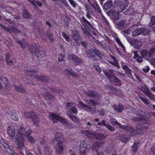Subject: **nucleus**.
<instances>
[{
	"mask_svg": "<svg viewBox=\"0 0 155 155\" xmlns=\"http://www.w3.org/2000/svg\"><path fill=\"white\" fill-rule=\"evenodd\" d=\"M14 87L15 89L19 92L25 93L26 92V90L22 86H18L15 85L14 86Z\"/></svg>",
	"mask_w": 155,
	"mask_h": 155,
	"instance_id": "obj_25",
	"label": "nucleus"
},
{
	"mask_svg": "<svg viewBox=\"0 0 155 155\" xmlns=\"http://www.w3.org/2000/svg\"><path fill=\"white\" fill-rule=\"evenodd\" d=\"M9 116L12 119L15 120H16L18 119V115L16 113L14 110L10 112Z\"/></svg>",
	"mask_w": 155,
	"mask_h": 155,
	"instance_id": "obj_27",
	"label": "nucleus"
},
{
	"mask_svg": "<svg viewBox=\"0 0 155 155\" xmlns=\"http://www.w3.org/2000/svg\"><path fill=\"white\" fill-rule=\"evenodd\" d=\"M34 50L35 53L37 58H42L45 57V51L40 47L35 48Z\"/></svg>",
	"mask_w": 155,
	"mask_h": 155,
	"instance_id": "obj_7",
	"label": "nucleus"
},
{
	"mask_svg": "<svg viewBox=\"0 0 155 155\" xmlns=\"http://www.w3.org/2000/svg\"><path fill=\"white\" fill-rule=\"evenodd\" d=\"M9 32L10 33H14L16 34H21V31L19 30L18 29L16 28L14 26H10Z\"/></svg>",
	"mask_w": 155,
	"mask_h": 155,
	"instance_id": "obj_19",
	"label": "nucleus"
},
{
	"mask_svg": "<svg viewBox=\"0 0 155 155\" xmlns=\"http://www.w3.org/2000/svg\"><path fill=\"white\" fill-rule=\"evenodd\" d=\"M137 128L138 129V130L140 131L139 132H144L145 131L147 127L145 126L142 125L137 126Z\"/></svg>",
	"mask_w": 155,
	"mask_h": 155,
	"instance_id": "obj_44",
	"label": "nucleus"
},
{
	"mask_svg": "<svg viewBox=\"0 0 155 155\" xmlns=\"http://www.w3.org/2000/svg\"><path fill=\"white\" fill-rule=\"evenodd\" d=\"M130 138L129 136L126 135L125 134H124L121 136L120 140L122 142L125 143L128 141Z\"/></svg>",
	"mask_w": 155,
	"mask_h": 155,
	"instance_id": "obj_29",
	"label": "nucleus"
},
{
	"mask_svg": "<svg viewBox=\"0 0 155 155\" xmlns=\"http://www.w3.org/2000/svg\"><path fill=\"white\" fill-rule=\"evenodd\" d=\"M108 136V134H98L96 137L97 139L99 140H102L105 139Z\"/></svg>",
	"mask_w": 155,
	"mask_h": 155,
	"instance_id": "obj_28",
	"label": "nucleus"
},
{
	"mask_svg": "<svg viewBox=\"0 0 155 155\" xmlns=\"http://www.w3.org/2000/svg\"><path fill=\"white\" fill-rule=\"evenodd\" d=\"M148 26L151 29H153L155 28V16H153L151 17V21L149 24Z\"/></svg>",
	"mask_w": 155,
	"mask_h": 155,
	"instance_id": "obj_22",
	"label": "nucleus"
},
{
	"mask_svg": "<svg viewBox=\"0 0 155 155\" xmlns=\"http://www.w3.org/2000/svg\"><path fill=\"white\" fill-rule=\"evenodd\" d=\"M115 23L116 25L117 28L120 30H123L127 27L126 21L124 19L118 20Z\"/></svg>",
	"mask_w": 155,
	"mask_h": 155,
	"instance_id": "obj_8",
	"label": "nucleus"
},
{
	"mask_svg": "<svg viewBox=\"0 0 155 155\" xmlns=\"http://www.w3.org/2000/svg\"><path fill=\"white\" fill-rule=\"evenodd\" d=\"M64 56L62 55L61 54H59L58 57V61L59 62H61L63 61Z\"/></svg>",
	"mask_w": 155,
	"mask_h": 155,
	"instance_id": "obj_59",
	"label": "nucleus"
},
{
	"mask_svg": "<svg viewBox=\"0 0 155 155\" xmlns=\"http://www.w3.org/2000/svg\"><path fill=\"white\" fill-rule=\"evenodd\" d=\"M141 28L136 29L133 33L132 35L133 36H137L140 34L141 33Z\"/></svg>",
	"mask_w": 155,
	"mask_h": 155,
	"instance_id": "obj_39",
	"label": "nucleus"
},
{
	"mask_svg": "<svg viewBox=\"0 0 155 155\" xmlns=\"http://www.w3.org/2000/svg\"><path fill=\"white\" fill-rule=\"evenodd\" d=\"M28 140L32 143H33L35 142V140L33 138L30 136H29L28 137Z\"/></svg>",
	"mask_w": 155,
	"mask_h": 155,
	"instance_id": "obj_64",
	"label": "nucleus"
},
{
	"mask_svg": "<svg viewBox=\"0 0 155 155\" xmlns=\"http://www.w3.org/2000/svg\"><path fill=\"white\" fill-rule=\"evenodd\" d=\"M21 135L19 133H17L15 136V139L16 141L19 140L23 138L21 137Z\"/></svg>",
	"mask_w": 155,
	"mask_h": 155,
	"instance_id": "obj_48",
	"label": "nucleus"
},
{
	"mask_svg": "<svg viewBox=\"0 0 155 155\" xmlns=\"http://www.w3.org/2000/svg\"><path fill=\"white\" fill-rule=\"evenodd\" d=\"M81 21L82 22V25L84 26V27H82L81 25V29L83 31V32L85 35H87L89 38L91 37L92 38H94L92 35L91 32L89 31V29L87 28V27H88V26L87 24V23L84 21H82L81 20Z\"/></svg>",
	"mask_w": 155,
	"mask_h": 155,
	"instance_id": "obj_6",
	"label": "nucleus"
},
{
	"mask_svg": "<svg viewBox=\"0 0 155 155\" xmlns=\"http://www.w3.org/2000/svg\"><path fill=\"white\" fill-rule=\"evenodd\" d=\"M26 74L30 76H33L35 78L39 81L47 82L48 80L47 77H44L43 76H39L37 75V71L35 70H26L25 71Z\"/></svg>",
	"mask_w": 155,
	"mask_h": 155,
	"instance_id": "obj_5",
	"label": "nucleus"
},
{
	"mask_svg": "<svg viewBox=\"0 0 155 155\" xmlns=\"http://www.w3.org/2000/svg\"><path fill=\"white\" fill-rule=\"evenodd\" d=\"M69 58L70 59L72 60L74 64L76 65H80L83 62V60L81 58H78L75 54L70 55L69 56Z\"/></svg>",
	"mask_w": 155,
	"mask_h": 155,
	"instance_id": "obj_10",
	"label": "nucleus"
},
{
	"mask_svg": "<svg viewBox=\"0 0 155 155\" xmlns=\"http://www.w3.org/2000/svg\"><path fill=\"white\" fill-rule=\"evenodd\" d=\"M81 21H84L86 23H87V24L88 26H89L91 28H92V26L91 25V23L88 21L84 17H82V19L81 20Z\"/></svg>",
	"mask_w": 155,
	"mask_h": 155,
	"instance_id": "obj_51",
	"label": "nucleus"
},
{
	"mask_svg": "<svg viewBox=\"0 0 155 155\" xmlns=\"http://www.w3.org/2000/svg\"><path fill=\"white\" fill-rule=\"evenodd\" d=\"M54 137L57 141V143H63L64 141V135L61 133L56 132Z\"/></svg>",
	"mask_w": 155,
	"mask_h": 155,
	"instance_id": "obj_12",
	"label": "nucleus"
},
{
	"mask_svg": "<svg viewBox=\"0 0 155 155\" xmlns=\"http://www.w3.org/2000/svg\"><path fill=\"white\" fill-rule=\"evenodd\" d=\"M87 145L85 142L84 141L81 142L80 145V149H83L84 148L87 149Z\"/></svg>",
	"mask_w": 155,
	"mask_h": 155,
	"instance_id": "obj_47",
	"label": "nucleus"
},
{
	"mask_svg": "<svg viewBox=\"0 0 155 155\" xmlns=\"http://www.w3.org/2000/svg\"><path fill=\"white\" fill-rule=\"evenodd\" d=\"M113 6V2L111 0H109L106 2L104 5V8L106 10L109 9Z\"/></svg>",
	"mask_w": 155,
	"mask_h": 155,
	"instance_id": "obj_21",
	"label": "nucleus"
},
{
	"mask_svg": "<svg viewBox=\"0 0 155 155\" xmlns=\"http://www.w3.org/2000/svg\"><path fill=\"white\" fill-rule=\"evenodd\" d=\"M122 68L125 71V74L127 75V76L129 77L130 78H131L132 76V71L126 65L123 66Z\"/></svg>",
	"mask_w": 155,
	"mask_h": 155,
	"instance_id": "obj_16",
	"label": "nucleus"
},
{
	"mask_svg": "<svg viewBox=\"0 0 155 155\" xmlns=\"http://www.w3.org/2000/svg\"><path fill=\"white\" fill-rule=\"evenodd\" d=\"M139 89L143 92L144 94H145L149 90L146 85H143L140 87Z\"/></svg>",
	"mask_w": 155,
	"mask_h": 155,
	"instance_id": "obj_34",
	"label": "nucleus"
},
{
	"mask_svg": "<svg viewBox=\"0 0 155 155\" xmlns=\"http://www.w3.org/2000/svg\"><path fill=\"white\" fill-rule=\"evenodd\" d=\"M139 142L137 141H135L132 147V150L133 152H136L137 149V145H138Z\"/></svg>",
	"mask_w": 155,
	"mask_h": 155,
	"instance_id": "obj_41",
	"label": "nucleus"
},
{
	"mask_svg": "<svg viewBox=\"0 0 155 155\" xmlns=\"http://www.w3.org/2000/svg\"><path fill=\"white\" fill-rule=\"evenodd\" d=\"M23 16L25 18H28L30 17L31 15L27 11L24 10L23 11Z\"/></svg>",
	"mask_w": 155,
	"mask_h": 155,
	"instance_id": "obj_42",
	"label": "nucleus"
},
{
	"mask_svg": "<svg viewBox=\"0 0 155 155\" xmlns=\"http://www.w3.org/2000/svg\"><path fill=\"white\" fill-rule=\"evenodd\" d=\"M67 114L69 116L70 118L73 121L75 122L77 120V118L72 114L71 113H70L69 111L67 112Z\"/></svg>",
	"mask_w": 155,
	"mask_h": 155,
	"instance_id": "obj_38",
	"label": "nucleus"
},
{
	"mask_svg": "<svg viewBox=\"0 0 155 155\" xmlns=\"http://www.w3.org/2000/svg\"><path fill=\"white\" fill-rule=\"evenodd\" d=\"M114 108L117 112H120L123 110L124 107L122 104H119L118 106L114 105L113 106Z\"/></svg>",
	"mask_w": 155,
	"mask_h": 155,
	"instance_id": "obj_30",
	"label": "nucleus"
},
{
	"mask_svg": "<svg viewBox=\"0 0 155 155\" xmlns=\"http://www.w3.org/2000/svg\"><path fill=\"white\" fill-rule=\"evenodd\" d=\"M85 94L87 96L91 98H97L99 97L100 95L98 93L93 91H88L85 92Z\"/></svg>",
	"mask_w": 155,
	"mask_h": 155,
	"instance_id": "obj_13",
	"label": "nucleus"
},
{
	"mask_svg": "<svg viewBox=\"0 0 155 155\" xmlns=\"http://www.w3.org/2000/svg\"><path fill=\"white\" fill-rule=\"evenodd\" d=\"M72 35L74 39L76 41L79 40L81 38L80 35L76 30H74L72 31Z\"/></svg>",
	"mask_w": 155,
	"mask_h": 155,
	"instance_id": "obj_23",
	"label": "nucleus"
},
{
	"mask_svg": "<svg viewBox=\"0 0 155 155\" xmlns=\"http://www.w3.org/2000/svg\"><path fill=\"white\" fill-rule=\"evenodd\" d=\"M140 53L143 57L149 58V52L147 50H142Z\"/></svg>",
	"mask_w": 155,
	"mask_h": 155,
	"instance_id": "obj_40",
	"label": "nucleus"
},
{
	"mask_svg": "<svg viewBox=\"0 0 155 155\" xmlns=\"http://www.w3.org/2000/svg\"><path fill=\"white\" fill-rule=\"evenodd\" d=\"M149 52V58H151L153 57L155 54V47L151 49Z\"/></svg>",
	"mask_w": 155,
	"mask_h": 155,
	"instance_id": "obj_43",
	"label": "nucleus"
},
{
	"mask_svg": "<svg viewBox=\"0 0 155 155\" xmlns=\"http://www.w3.org/2000/svg\"><path fill=\"white\" fill-rule=\"evenodd\" d=\"M60 117L54 113L51 114L49 116V118L54 123H57L59 120Z\"/></svg>",
	"mask_w": 155,
	"mask_h": 155,
	"instance_id": "obj_15",
	"label": "nucleus"
},
{
	"mask_svg": "<svg viewBox=\"0 0 155 155\" xmlns=\"http://www.w3.org/2000/svg\"><path fill=\"white\" fill-rule=\"evenodd\" d=\"M69 1L70 3V4L74 8L76 7V4L73 0H69Z\"/></svg>",
	"mask_w": 155,
	"mask_h": 155,
	"instance_id": "obj_62",
	"label": "nucleus"
},
{
	"mask_svg": "<svg viewBox=\"0 0 155 155\" xmlns=\"http://www.w3.org/2000/svg\"><path fill=\"white\" fill-rule=\"evenodd\" d=\"M91 6L94 8L95 10H97L98 8V5L97 3L93 4L91 3H89Z\"/></svg>",
	"mask_w": 155,
	"mask_h": 155,
	"instance_id": "obj_56",
	"label": "nucleus"
},
{
	"mask_svg": "<svg viewBox=\"0 0 155 155\" xmlns=\"http://www.w3.org/2000/svg\"><path fill=\"white\" fill-rule=\"evenodd\" d=\"M63 143H57L55 145V150L57 154L61 155L64 153Z\"/></svg>",
	"mask_w": 155,
	"mask_h": 155,
	"instance_id": "obj_11",
	"label": "nucleus"
},
{
	"mask_svg": "<svg viewBox=\"0 0 155 155\" xmlns=\"http://www.w3.org/2000/svg\"><path fill=\"white\" fill-rule=\"evenodd\" d=\"M87 149H80V155H86V150Z\"/></svg>",
	"mask_w": 155,
	"mask_h": 155,
	"instance_id": "obj_54",
	"label": "nucleus"
},
{
	"mask_svg": "<svg viewBox=\"0 0 155 155\" xmlns=\"http://www.w3.org/2000/svg\"><path fill=\"white\" fill-rule=\"evenodd\" d=\"M59 120L64 125L68 124V123L66 120L62 118L61 117H60Z\"/></svg>",
	"mask_w": 155,
	"mask_h": 155,
	"instance_id": "obj_55",
	"label": "nucleus"
},
{
	"mask_svg": "<svg viewBox=\"0 0 155 155\" xmlns=\"http://www.w3.org/2000/svg\"><path fill=\"white\" fill-rule=\"evenodd\" d=\"M139 98L146 105H147L150 104V101L146 97L140 96Z\"/></svg>",
	"mask_w": 155,
	"mask_h": 155,
	"instance_id": "obj_32",
	"label": "nucleus"
},
{
	"mask_svg": "<svg viewBox=\"0 0 155 155\" xmlns=\"http://www.w3.org/2000/svg\"><path fill=\"white\" fill-rule=\"evenodd\" d=\"M85 7L86 9V12L87 11L88 12H91L92 10L89 5L85 4Z\"/></svg>",
	"mask_w": 155,
	"mask_h": 155,
	"instance_id": "obj_57",
	"label": "nucleus"
},
{
	"mask_svg": "<svg viewBox=\"0 0 155 155\" xmlns=\"http://www.w3.org/2000/svg\"><path fill=\"white\" fill-rule=\"evenodd\" d=\"M137 51H134L133 52V53L134 54V59H136L137 61L139 63H141L143 61V60L141 57L140 56L139 54H137Z\"/></svg>",
	"mask_w": 155,
	"mask_h": 155,
	"instance_id": "obj_26",
	"label": "nucleus"
},
{
	"mask_svg": "<svg viewBox=\"0 0 155 155\" xmlns=\"http://www.w3.org/2000/svg\"><path fill=\"white\" fill-rule=\"evenodd\" d=\"M67 108L71 110V111L74 114H76L78 112L77 109L72 104L69 103L67 104Z\"/></svg>",
	"mask_w": 155,
	"mask_h": 155,
	"instance_id": "obj_17",
	"label": "nucleus"
},
{
	"mask_svg": "<svg viewBox=\"0 0 155 155\" xmlns=\"http://www.w3.org/2000/svg\"><path fill=\"white\" fill-rule=\"evenodd\" d=\"M24 140L23 139H22L16 141L18 148L20 149H22V148L24 147Z\"/></svg>",
	"mask_w": 155,
	"mask_h": 155,
	"instance_id": "obj_31",
	"label": "nucleus"
},
{
	"mask_svg": "<svg viewBox=\"0 0 155 155\" xmlns=\"http://www.w3.org/2000/svg\"><path fill=\"white\" fill-rule=\"evenodd\" d=\"M25 133V129L23 128H21L19 130V132L20 134H24Z\"/></svg>",
	"mask_w": 155,
	"mask_h": 155,
	"instance_id": "obj_61",
	"label": "nucleus"
},
{
	"mask_svg": "<svg viewBox=\"0 0 155 155\" xmlns=\"http://www.w3.org/2000/svg\"><path fill=\"white\" fill-rule=\"evenodd\" d=\"M31 114V117L33 121L34 124L38 125L39 123V120L37 116L34 112H32Z\"/></svg>",
	"mask_w": 155,
	"mask_h": 155,
	"instance_id": "obj_18",
	"label": "nucleus"
},
{
	"mask_svg": "<svg viewBox=\"0 0 155 155\" xmlns=\"http://www.w3.org/2000/svg\"><path fill=\"white\" fill-rule=\"evenodd\" d=\"M6 60L7 63L8 64L11 65L13 63L12 61L10 60V55L9 53H8L5 55Z\"/></svg>",
	"mask_w": 155,
	"mask_h": 155,
	"instance_id": "obj_33",
	"label": "nucleus"
},
{
	"mask_svg": "<svg viewBox=\"0 0 155 155\" xmlns=\"http://www.w3.org/2000/svg\"><path fill=\"white\" fill-rule=\"evenodd\" d=\"M88 102L86 105L83 103L81 101H79V104L83 107L86 110L88 111L92 114H94L96 112V109L95 107L97 104V101L92 99L86 101Z\"/></svg>",
	"mask_w": 155,
	"mask_h": 155,
	"instance_id": "obj_1",
	"label": "nucleus"
},
{
	"mask_svg": "<svg viewBox=\"0 0 155 155\" xmlns=\"http://www.w3.org/2000/svg\"><path fill=\"white\" fill-rule=\"evenodd\" d=\"M6 88L8 89L10 88L7 79L4 77H0V88Z\"/></svg>",
	"mask_w": 155,
	"mask_h": 155,
	"instance_id": "obj_9",
	"label": "nucleus"
},
{
	"mask_svg": "<svg viewBox=\"0 0 155 155\" xmlns=\"http://www.w3.org/2000/svg\"><path fill=\"white\" fill-rule=\"evenodd\" d=\"M95 55L97 56L100 58H103V54L101 53V52L97 49H95Z\"/></svg>",
	"mask_w": 155,
	"mask_h": 155,
	"instance_id": "obj_46",
	"label": "nucleus"
},
{
	"mask_svg": "<svg viewBox=\"0 0 155 155\" xmlns=\"http://www.w3.org/2000/svg\"><path fill=\"white\" fill-rule=\"evenodd\" d=\"M107 124L106 123V121L104 120H102L101 122H98L97 124L99 126H104L105 127Z\"/></svg>",
	"mask_w": 155,
	"mask_h": 155,
	"instance_id": "obj_52",
	"label": "nucleus"
},
{
	"mask_svg": "<svg viewBox=\"0 0 155 155\" xmlns=\"http://www.w3.org/2000/svg\"><path fill=\"white\" fill-rule=\"evenodd\" d=\"M81 45L84 47L86 48L87 46V43L85 41H81Z\"/></svg>",
	"mask_w": 155,
	"mask_h": 155,
	"instance_id": "obj_63",
	"label": "nucleus"
},
{
	"mask_svg": "<svg viewBox=\"0 0 155 155\" xmlns=\"http://www.w3.org/2000/svg\"><path fill=\"white\" fill-rule=\"evenodd\" d=\"M0 26L4 30L7 32H9V30H10V27L8 28H7L4 25L0 23Z\"/></svg>",
	"mask_w": 155,
	"mask_h": 155,
	"instance_id": "obj_58",
	"label": "nucleus"
},
{
	"mask_svg": "<svg viewBox=\"0 0 155 155\" xmlns=\"http://www.w3.org/2000/svg\"><path fill=\"white\" fill-rule=\"evenodd\" d=\"M62 35L63 37L67 41H70V39L69 38V37L68 36L66 33L63 31L62 32Z\"/></svg>",
	"mask_w": 155,
	"mask_h": 155,
	"instance_id": "obj_50",
	"label": "nucleus"
},
{
	"mask_svg": "<svg viewBox=\"0 0 155 155\" xmlns=\"http://www.w3.org/2000/svg\"><path fill=\"white\" fill-rule=\"evenodd\" d=\"M44 96L47 99H51L53 97L49 93H44Z\"/></svg>",
	"mask_w": 155,
	"mask_h": 155,
	"instance_id": "obj_49",
	"label": "nucleus"
},
{
	"mask_svg": "<svg viewBox=\"0 0 155 155\" xmlns=\"http://www.w3.org/2000/svg\"><path fill=\"white\" fill-rule=\"evenodd\" d=\"M106 127L111 131L113 132L115 130L114 128L109 124H107Z\"/></svg>",
	"mask_w": 155,
	"mask_h": 155,
	"instance_id": "obj_53",
	"label": "nucleus"
},
{
	"mask_svg": "<svg viewBox=\"0 0 155 155\" xmlns=\"http://www.w3.org/2000/svg\"><path fill=\"white\" fill-rule=\"evenodd\" d=\"M129 4L127 0L122 1H116L115 2L114 7L117 9L118 12H121L125 9Z\"/></svg>",
	"mask_w": 155,
	"mask_h": 155,
	"instance_id": "obj_4",
	"label": "nucleus"
},
{
	"mask_svg": "<svg viewBox=\"0 0 155 155\" xmlns=\"http://www.w3.org/2000/svg\"><path fill=\"white\" fill-rule=\"evenodd\" d=\"M145 95L147 96L151 100H154L155 96L154 94L150 92L149 90Z\"/></svg>",
	"mask_w": 155,
	"mask_h": 155,
	"instance_id": "obj_37",
	"label": "nucleus"
},
{
	"mask_svg": "<svg viewBox=\"0 0 155 155\" xmlns=\"http://www.w3.org/2000/svg\"><path fill=\"white\" fill-rule=\"evenodd\" d=\"M7 132L10 136L12 137H14L15 134V130L10 127H8L7 128Z\"/></svg>",
	"mask_w": 155,
	"mask_h": 155,
	"instance_id": "obj_24",
	"label": "nucleus"
},
{
	"mask_svg": "<svg viewBox=\"0 0 155 155\" xmlns=\"http://www.w3.org/2000/svg\"><path fill=\"white\" fill-rule=\"evenodd\" d=\"M141 32L143 35L147 36L149 35L150 31L147 28L142 27L141 28Z\"/></svg>",
	"mask_w": 155,
	"mask_h": 155,
	"instance_id": "obj_20",
	"label": "nucleus"
},
{
	"mask_svg": "<svg viewBox=\"0 0 155 155\" xmlns=\"http://www.w3.org/2000/svg\"><path fill=\"white\" fill-rule=\"evenodd\" d=\"M15 41L18 43L20 45H21V47L22 48H24L27 45V44L24 41L22 42L20 41L18 39H15Z\"/></svg>",
	"mask_w": 155,
	"mask_h": 155,
	"instance_id": "obj_36",
	"label": "nucleus"
},
{
	"mask_svg": "<svg viewBox=\"0 0 155 155\" xmlns=\"http://www.w3.org/2000/svg\"><path fill=\"white\" fill-rule=\"evenodd\" d=\"M103 71L105 75L110 81L118 84L121 83V80L113 74L114 70L111 69H109L107 70H104Z\"/></svg>",
	"mask_w": 155,
	"mask_h": 155,
	"instance_id": "obj_3",
	"label": "nucleus"
},
{
	"mask_svg": "<svg viewBox=\"0 0 155 155\" xmlns=\"http://www.w3.org/2000/svg\"><path fill=\"white\" fill-rule=\"evenodd\" d=\"M120 12H118L117 9L115 8L114 7V8L111 9L109 12L110 15L114 18H116Z\"/></svg>",
	"mask_w": 155,
	"mask_h": 155,
	"instance_id": "obj_14",
	"label": "nucleus"
},
{
	"mask_svg": "<svg viewBox=\"0 0 155 155\" xmlns=\"http://www.w3.org/2000/svg\"><path fill=\"white\" fill-rule=\"evenodd\" d=\"M110 122L112 125L116 124L120 127L123 128L124 130L130 132L131 136H135L137 134V131L134 128L129 126L122 125L113 117L110 118Z\"/></svg>",
	"mask_w": 155,
	"mask_h": 155,
	"instance_id": "obj_2",
	"label": "nucleus"
},
{
	"mask_svg": "<svg viewBox=\"0 0 155 155\" xmlns=\"http://www.w3.org/2000/svg\"><path fill=\"white\" fill-rule=\"evenodd\" d=\"M95 55V49L94 50L92 49H91V50H90L87 53V56L88 57H94Z\"/></svg>",
	"mask_w": 155,
	"mask_h": 155,
	"instance_id": "obj_35",
	"label": "nucleus"
},
{
	"mask_svg": "<svg viewBox=\"0 0 155 155\" xmlns=\"http://www.w3.org/2000/svg\"><path fill=\"white\" fill-rule=\"evenodd\" d=\"M34 47L32 45H30L28 46V50L31 52L33 53L34 51Z\"/></svg>",
	"mask_w": 155,
	"mask_h": 155,
	"instance_id": "obj_60",
	"label": "nucleus"
},
{
	"mask_svg": "<svg viewBox=\"0 0 155 155\" xmlns=\"http://www.w3.org/2000/svg\"><path fill=\"white\" fill-rule=\"evenodd\" d=\"M32 112H25L22 114V116L25 118H28L31 117Z\"/></svg>",
	"mask_w": 155,
	"mask_h": 155,
	"instance_id": "obj_45",
	"label": "nucleus"
}]
</instances>
